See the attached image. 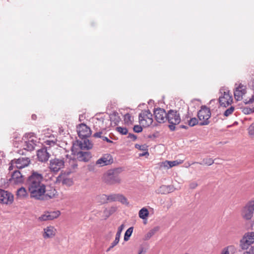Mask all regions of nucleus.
Masks as SVG:
<instances>
[{"instance_id":"nucleus-29","label":"nucleus","mask_w":254,"mask_h":254,"mask_svg":"<svg viewBox=\"0 0 254 254\" xmlns=\"http://www.w3.org/2000/svg\"><path fill=\"white\" fill-rule=\"evenodd\" d=\"M159 227L156 226L150 230L145 236V239L146 240H149L152 237L157 231L159 230Z\"/></svg>"},{"instance_id":"nucleus-32","label":"nucleus","mask_w":254,"mask_h":254,"mask_svg":"<svg viewBox=\"0 0 254 254\" xmlns=\"http://www.w3.org/2000/svg\"><path fill=\"white\" fill-rule=\"evenodd\" d=\"M198 163V162H194L193 164ZM214 163V160L211 158H204L201 162H199L198 164L200 165H206L210 166Z\"/></svg>"},{"instance_id":"nucleus-17","label":"nucleus","mask_w":254,"mask_h":254,"mask_svg":"<svg viewBox=\"0 0 254 254\" xmlns=\"http://www.w3.org/2000/svg\"><path fill=\"white\" fill-rule=\"evenodd\" d=\"M37 156L39 161L45 162L48 160L50 155L47 152V148L43 147L38 150Z\"/></svg>"},{"instance_id":"nucleus-23","label":"nucleus","mask_w":254,"mask_h":254,"mask_svg":"<svg viewBox=\"0 0 254 254\" xmlns=\"http://www.w3.org/2000/svg\"><path fill=\"white\" fill-rule=\"evenodd\" d=\"M66 166L71 172L74 171L77 168V161L75 159H69L68 162L65 163Z\"/></svg>"},{"instance_id":"nucleus-26","label":"nucleus","mask_w":254,"mask_h":254,"mask_svg":"<svg viewBox=\"0 0 254 254\" xmlns=\"http://www.w3.org/2000/svg\"><path fill=\"white\" fill-rule=\"evenodd\" d=\"M84 140L83 142H81L79 144L80 148L81 149H90L92 148L93 144L87 138H84Z\"/></svg>"},{"instance_id":"nucleus-39","label":"nucleus","mask_w":254,"mask_h":254,"mask_svg":"<svg viewBox=\"0 0 254 254\" xmlns=\"http://www.w3.org/2000/svg\"><path fill=\"white\" fill-rule=\"evenodd\" d=\"M234 109H235V108L233 106H231L230 108L226 109V111L224 112V114H223L224 116L225 117L229 116V115H230L231 114H232V113L234 111Z\"/></svg>"},{"instance_id":"nucleus-42","label":"nucleus","mask_w":254,"mask_h":254,"mask_svg":"<svg viewBox=\"0 0 254 254\" xmlns=\"http://www.w3.org/2000/svg\"><path fill=\"white\" fill-rule=\"evenodd\" d=\"M105 129H103L101 130H99V131H97L96 132L94 133L93 136L95 138H102L103 135L102 134L104 133V132L105 131Z\"/></svg>"},{"instance_id":"nucleus-60","label":"nucleus","mask_w":254,"mask_h":254,"mask_svg":"<svg viewBox=\"0 0 254 254\" xmlns=\"http://www.w3.org/2000/svg\"><path fill=\"white\" fill-rule=\"evenodd\" d=\"M47 142H48L47 143V144H50V143H49V142H50V141H47Z\"/></svg>"},{"instance_id":"nucleus-52","label":"nucleus","mask_w":254,"mask_h":254,"mask_svg":"<svg viewBox=\"0 0 254 254\" xmlns=\"http://www.w3.org/2000/svg\"><path fill=\"white\" fill-rule=\"evenodd\" d=\"M94 164H90L88 166V168L89 171H93L94 170V167H95Z\"/></svg>"},{"instance_id":"nucleus-33","label":"nucleus","mask_w":254,"mask_h":254,"mask_svg":"<svg viewBox=\"0 0 254 254\" xmlns=\"http://www.w3.org/2000/svg\"><path fill=\"white\" fill-rule=\"evenodd\" d=\"M133 228L132 227H129L125 232L124 235V241H127L130 237L131 236L132 232H133Z\"/></svg>"},{"instance_id":"nucleus-46","label":"nucleus","mask_w":254,"mask_h":254,"mask_svg":"<svg viewBox=\"0 0 254 254\" xmlns=\"http://www.w3.org/2000/svg\"><path fill=\"white\" fill-rule=\"evenodd\" d=\"M250 248L249 247L248 251L244 253V254H254V247L250 246Z\"/></svg>"},{"instance_id":"nucleus-2","label":"nucleus","mask_w":254,"mask_h":254,"mask_svg":"<svg viewBox=\"0 0 254 254\" xmlns=\"http://www.w3.org/2000/svg\"><path fill=\"white\" fill-rule=\"evenodd\" d=\"M166 121L170 124L168 127L170 130L176 129V125H178L181 121L180 115L176 110H170L167 113Z\"/></svg>"},{"instance_id":"nucleus-8","label":"nucleus","mask_w":254,"mask_h":254,"mask_svg":"<svg viewBox=\"0 0 254 254\" xmlns=\"http://www.w3.org/2000/svg\"><path fill=\"white\" fill-rule=\"evenodd\" d=\"M65 166L63 159L55 158L50 161L49 168L54 172H58Z\"/></svg>"},{"instance_id":"nucleus-44","label":"nucleus","mask_w":254,"mask_h":254,"mask_svg":"<svg viewBox=\"0 0 254 254\" xmlns=\"http://www.w3.org/2000/svg\"><path fill=\"white\" fill-rule=\"evenodd\" d=\"M135 147L136 149H138L140 150H143V151H146L147 149V146L146 145H139L138 144H136L135 145Z\"/></svg>"},{"instance_id":"nucleus-58","label":"nucleus","mask_w":254,"mask_h":254,"mask_svg":"<svg viewBox=\"0 0 254 254\" xmlns=\"http://www.w3.org/2000/svg\"><path fill=\"white\" fill-rule=\"evenodd\" d=\"M143 252V249L142 248L138 254H142Z\"/></svg>"},{"instance_id":"nucleus-13","label":"nucleus","mask_w":254,"mask_h":254,"mask_svg":"<svg viewBox=\"0 0 254 254\" xmlns=\"http://www.w3.org/2000/svg\"><path fill=\"white\" fill-rule=\"evenodd\" d=\"M154 115L156 121L159 123H164L166 121L167 113L163 109L158 108L155 109Z\"/></svg>"},{"instance_id":"nucleus-35","label":"nucleus","mask_w":254,"mask_h":254,"mask_svg":"<svg viewBox=\"0 0 254 254\" xmlns=\"http://www.w3.org/2000/svg\"><path fill=\"white\" fill-rule=\"evenodd\" d=\"M99 202L102 204L107 203L108 202L107 195L102 194L97 197Z\"/></svg>"},{"instance_id":"nucleus-45","label":"nucleus","mask_w":254,"mask_h":254,"mask_svg":"<svg viewBox=\"0 0 254 254\" xmlns=\"http://www.w3.org/2000/svg\"><path fill=\"white\" fill-rule=\"evenodd\" d=\"M133 131L135 132L139 133L142 131V127L139 125H135L133 127Z\"/></svg>"},{"instance_id":"nucleus-51","label":"nucleus","mask_w":254,"mask_h":254,"mask_svg":"<svg viewBox=\"0 0 254 254\" xmlns=\"http://www.w3.org/2000/svg\"><path fill=\"white\" fill-rule=\"evenodd\" d=\"M127 137L128 138L131 139L133 141L137 139V136L135 135L130 133H128Z\"/></svg>"},{"instance_id":"nucleus-30","label":"nucleus","mask_w":254,"mask_h":254,"mask_svg":"<svg viewBox=\"0 0 254 254\" xmlns=\"http://www.w3.org/2000/svg\"><path fill=\"white\" fill-rule=\"evenodd\" d=\"M148 215L149 211L145 207L141 208L138 213L139 217L142 219H146L148 217Z\"/></svg>"},{"instance_id":"nucleus-25","label":"nucleus","mask_w":254,"mask_h":254,"mask_svg":"<svg viewBox=\"0 0 254 254\" xmlns=\"http://www.w3.org/2000/svg\"><path fill=\"white\" fill-rule=\"evenodd\" d=\"M183 162L182 161H178L177 160L175 161H165L162 163L161 166H163L164 167H167L168 168H171L172 167L177 166L180 164H181Z\"/></svg>"},{"instance_id":"nucleus-1","label":"nucleus","mask_w":254,"mask_h":254,"mask_svg":"<svg viewBox=\"0 0 254 254\" xmlns=\"http://www.w3.org/2000/svg\"><path fill=\"white\" fill-rule=\"evenodd\" d=\"M44 180L42 174L34 170L31 172L26 182L31 198L35 199L42 198L44 193L46 192Z\"/></svg>"},{"instance_id":"nucleus-16","label":"nucleus","mask_w":254,"mask_h":254,"mask_svg":"<svg viewBox=\"0 0 254 254\" xmlns=\"http://www.w3.org/2000/svg\"><path fill=\"white\" fill-rule=\"evenodd\" d=\"M244 243L242 244L243 249H247L249 246L254 243V233L251 232L247 234L243 238Z\"/></svg>"},{"instance_id":"nucleus-24","label":"nucleus","mask_w":254,"mask_h":254,"mask_svg":"<svg viewBox=\"0 0 254 254\" xmlns=\"http://www.w3.org/2000/svg\"><path fill=\"white\" fill-rule=\"evenodd\" d=\"M57 182L61 183L63 185H66L67 186H70L72 185V181L71 179L59 176L57 178Z\"/></svg>"},{"instance_id":"nucleus-19","label":"nucleus","mask_w":254,"mask_h":254,"mask_svg":"<svg viewBox=\"0 0 254 254\" xmlns=\"http://www.w3.org/2000/svg\"><path fill=\"white\" fill-rule=\"evenodd\" d=\"M77 158L80 161L88 162L91 158V155L89 151H80L77 153Z\"/></svg>"},{"instance_id":"nucleus-41","label":"nucleus","mask_w":254,"mask_h":254,"mask_svg":"<svg viewBox=\"0 0 254 254\" xmlns=\"http://www.w3.org/2000/svg\"><path fill=\"white\" fill-rule=\"evenodd\" d=\"M198 123V120L196 118H192L189 121V125L190 127H193Z\"/></svg>"},{"instance_id":"nucleus-7","label":"nucleus","mask_w":254,"mask_h":254,"mask_svg":"<svg viewBox=\"0 0 254 254\" xmlns=\"http://www.w3.org/2000/svg\"><path fill=\"white\" fill-rule=\"evenodd\" d=\"M254 211V200L248 202L243 208L242 215L244 218L250 220L253 216Z\"/></svg>"},{"instance_id":"nucleus-27","label":"nucleus","mask_w":254,"mask_h":254,"mask_svg":"<svg viewBox=\"0 0 254 254\" xmlns=\"http://www.w3.org/2000/svg\"><path fill=\"white\" fill-rule=\"evenodd\" d=\"M56 193V190L54 189L52 190L51 192H49L47 190H46V192H44L43 194V196H42V198L40 199H36V200H48L53 198Z\"/></svg>"},{"instance_id":"nucleus-49","label":"nucleus","mask_w":254,"mask_h":254,"mask_svg":"<svg viewBox=\"0 0 254 254\" xmlns=\"http://www.w3.org/2000/svg\"><path fill=\"white\" fill-rule=\"evenodd\" d=\"M119 241L120 239L116 237L115 240L111 245V248H114V247H115L119 243Z\"/></svg>"},{"instance_id":"nucleus-43","label":"nucleus","mask_w":254,"mask_h":254,"mask_svg":"<svg viewBox=\"0 0 254 254\" xmlns=\"http://www.w3.org/2000/svg\"><path fill=\"white\" fill-rule=\"evenodd\" d=\"M125 227L124 224H122L118 229L117 232L116 234V237L120 238L121 233L122 232V231L123 230L124 228Z\"/></svg>"},{"instance_id":"nucleus-57","label":"nucleus","mask_w":254,"mask_h":254,"mask_svg":"<svg viewBox=\"0 0 254 254\" xmlns=\"http://www.w3.org/2000/svg\"><path fill=\"white\" fill-rule=\"evenodd\" d=\"M32 119L34 120H35L36 119V115H32Z\"/></svg>"},{"instance_id":"nucleus-10","label":"nucleus","mask_w":254,"mask_h":254,"mask_svg":"<svg viewBox=\"0 0 254 254\" xmlns=\"http://www.w3.org/2000/svg\"><path fill=\"white\" fill-rule=\"evenodd\" d=\"M77 131L80 138H84L89 137L91 134V130L88 127L84 124H81L77 127Z\"/></svg>"},{"instance_id":"nucleus-6","label":"nucleus","mask_w":254,"mask_h":254,"mask_svg":"<svg viewBox=\"0 0 254 254\" xmlns=\"http://www.w3.org/2000/svg\"><path fill=\"white\" fill-rule=\"evenodd\" d=\"M221 95L219 98V101L221 106L226 107L231 105L233 102L232 96L230 95L229 90L224 89H220Z\"/></svg>"},{"instance_id":"nucleus-48","label":"nucleus","mask_w":254,"mask_h":254,"mask_svg":"<svg viewBox=\"0 0 254 254\" xmlns=\"http://www.w3.org/2000/svg\"><path fill=\"white\" fill-rule=\"evenodd\" d=\"M244 102L245 103V104L253 103L254 102V95H253L252 97L250 98L249 100L245 99Z\"/></svg>"},{"instance_id":"nucleus-53","label":"nucleus","mask_w":254,"mask_h":254,"mask_svg":"<svg viewBox=\"0 0 254 254\" xmlns=\"http://www.w3.org/2000/svg\"><path fill=\"white\" fill-rule=\"evenodd\" d=\"M102 139L103 140H105L106 141H107V142H109V143H113V141H112L111 140L109 139L108 137H106V136H103L102 138Z\"/></svg>"},{"instance_id":"nucleus-59","label":"nucleus","mask_w":254,"mask_h":254,"mask_svg":"<svg viewBox=\"0 0 254 254\" xmlns=\"http://www.w3.org/2000/svg\"><path fill=\"white\" fill-rule=\"evenodd\" d=\"M113 248H111V246H110V247L107 250V252H109V251H110Z\"/></svg>"},{"instance_id":"nucleus-47","label":"nucleus","mask_w":254,"mask_h":254,"mask_svg":"<svg viewBox=\"0 0 254 254\" xmlns=\"http://www.w3.org/2000/svg\"><path fill=\"white\" fill-rule=\"evenodd\" d=\"M249 133L251 135H254V123L252 124L249 128Z\"/></svg>"},{"instance_id":"nucleus-34","label":"nucleus","mask_w":254,"mask_h":254,"mask_svg":"<svg viewBox=\"0 0 254 254\" xmlns=\"http://www.w3.org/2000/svg\"><path fill=\"white\" fill-rule=\"evenodd\" d=\"M242 112L245 114H250L251 113H253L254 112V106H253L252 108L245 107H243L241 108Z\"/></svg>"},{"instance_id":"nucleus-18","label":"nucleus","mask_w":254,"mask_h":254,"mask_svg":"<svg viewBox=\"0 0 254 254\" xmlns=\"http://www.w3.org/2000/svg\"><path fill=\"white\" fill-rule=\"evenodd\" d=\"M36 145V141L30 137L27 141H24L22 147L23 149L27 151H31L35 149Z\"/></svg>"},{"instance_id":"nucleus-14","label":"nucleus","mask_w":254,"mask_h":254,"mask_svg":"<svg viewBox=\"0 0 254 254\" xmlns=\"http://www.w3.org/2000/svg\"><path fill=\"white\" fill-rule=\"evenodd\" d=\"M30 160L28 157H20L18 159H14L13 164H15L16 169H21L29 165Z\"/></svg>"},{"instance_id":"nucleus-54","label":"nucleus","mask_w":254,"mask_h":254,"mask_svg":"<svg viewBox=\"0 0 254 254\" xmlns=\"http://www.w3.org/2000/svg\"><path fill=\"white\" fill-rule=\"evenodd\" d=\"M197 186V183H192L190 184V188L192 189H195Z\"/></svg>"},{"instance_id":"nucleus-21","label":"nucleus","mask_w":254,"mask_h":254,"mask_svg":"<svg viewBox=\"0 0 254 254\" xmlns=\"http://www.w3.org/2000/svg\"><path fill=\"white\" fill-rule=\"evenodd\" d=\"M112 163L111 156L110 155H107V157L103 156L99 159L96 162V165H99L100 166L108 165Z\"/></svg>"},{"instance_id":"nucleus-56","label":"nucleus","mask_w":254,"mask_h":254,"mask_svg":"<svg viewBox=\"0 0 254 254\" xmlns=\"http://www.w3.org/2000/svg\"><path fill=\"white\" fill-rule=\"evenodd\" d=\"M179 127L181 128H184V129H187L188 128V127L185 126V125H181Z\"/></svg>"},{"instance_id":"nucleus-20","label":"nucleus","mask_w":254,"mask_h":254,"mask_svg":"<svg viewBox=\"0 0 254 254\" xmlns=\"http://www.w3.org/2000/svg\"><path fill=\"white\" fill-rule=\"evenodd\" d=\"M175 189L171 185H162L160 186L156 190V192L161 194H167L173 192Z\"/></svg>"},{"instance_id":"nucleus-31","label":"nucleus","mask_w":254,"mask_h":254,"mask_svg":"<svg viewBox=\"0 0 254 254\" xmlns=\"http://www.w3.org/2000/svg\"><path fill=\"white\" fill-rule=\"evenodd\" d=\"M17 195L18 197L23 198L27 195L26 190L24 187H21L17 191Z\"/></svg>"},{"instance_id":"nucleus-22","label":"nucleus","mask_w":254,"mask_h":254,"mask_svg":"<svg viewBox=\"0 0 254 254\" xmlns=\"http://www.w3.org/2000/svg\"><path fill=\"white\" fill-rule=\"evenodd\" d=\"M43 237L45 239L52 238L56 234V229L53 226H48L44 229Z\"/></svg>"},{"instance_id":"nucleus-38","label":"nucleus","mask_w":254,"mask_h":254,"mask_svg":"<svg viewBox=\"0 0 254 254\" xmlns=\"http://www.w3.org/2000/svg\"><path fill=\"white\" fill-rule=\"evenodd\" d=\"M124 121L127 124H131L132 123L131 121V117L130 115L128 113H127L124 116Z\"/></svg>"},{"instance_id":"nucleus-40","label":"nucleus","mask_w":254,"mask_h":254,"mask_svg":"<svg viewBox=\"0 0 254 254\" xmlns=\"http://www.w3.org/2000/svg\"><path fill=\"white\" fill-rule=\"evenodd\" d=\"M119 194H112L107 195L108 201H115L118 200V196Z\"/></svg>"},{"instance_id":"nucleus-15","label":"nucleus","mask_w":254,"mask_h":254,"mask_svg":"<svg viewBox=\"0 0 254 254\" xmlns=\"http://www.w3.org/2000/svg\"><path fill=\"white\" fill-rule=\"evenodd\" d=\"M60 214V211L58 210L51 212L47 211L39 217V220L40 221L52 220L58 217Z\"/></svg>"},{"instance_id":"nucleus-9","label":"nucleus","mask_w":254,"mask_h":254,"mask_svg":"<svg viewBox=\"0 0 254 254\" xmlns=\"http://www.w3.org/2000/svg\"><path fill=\"white\" fill-rule=\"evenodd\" d=\"M13 201V195L9 192L0 189V202L11 204Z\"/></svg>"},{"instance_id":"nucleus-3","label":"nucleus","mask_w":254,"mask_h":254,"mask_svg":"<svg viewBox=\"0 0 254 254\" xmlns=\"http://www.w3.org/2000/svg\"><path fill=\"white\" fill-rule=\"evenodd\" d=\"M211 117V112L209 108L205 105L201 106L200 109L197 112V117L200 121L199 125H207L210 123L209 119Z\"/></svg>"},{"instance_id":"nucleus-11","label":"nucleus","mask_w":254,"mask_h":254,"mask_svg":"<svg viewBox=\"0 0 254 254\" xmlns=\"http://www.w3.org/2000/svg\"><path fill=\"white\" fill-rule=\"evenodd\" d=\"M9 181L10 183L13 185L22 184L24 182V178L20 171L14 170L12 173Z\"/></svg>"},{"instance_id":"nucleus-5","label":"nucleus","mask_w":254,"mask_h":254,"mask_svg":"<svg viewBox=\"0 0 254 254\" xmlns=\"http://www.w3.org/2000/svg\"><path fill=\"white\" fill-rule=\"evenodd\" d=\"M138 120L143 127H149L153 123L152 114L149 110L142 111L139 114Z\"/></svg>"},{"instance_id":"nucleus-55","label":"nucleus","mask_w":254,"mask_h":254,"mask_svg":"<svg viewBox=\"0 0 254 254\" xmlns=\"http://www.w3.org/2000/svg\"><path fill=\"white\" fill-rule=\"evenodd\" d=\"M146 155H149V153H148V152L147 151L146 152L142 153V154H140V156H145Z\"/></svg>"},{"instance_id":"nucleus-12","label":"nucleus","mask_w":254,"mask_h":254,"mask_svg":"<svg viewBox=\"0 0 254 254\" xmlns=\"http://www.w3.org/2000/svg\"><path fill=\"white\" fill-rule=\"evenodd\" d=\"M246 93V87L241 83L238 85L237 83L235 84V89L234 91V95L235 98L237 101L241 100L243 98V96Z\"/></svg>"},{"instance_id":"nucleus-36","label":"nucleus","mask_w":254,"mask_h":254,"mask_svg":"<svg viewBox=\"0 0 254 254\" xmlns=\"http://www.w3.org/2000/svg\"><path fill=\"white\" fill-rule=\"evenodd\" d=\"M116 130L121 134L123 135L127 134L128 133V130L126 127H117Z\"/></svg>"},{"instance_id":"nucleus-28","label":"nucleus","mask_w":254,"mask_h":254,"mask_svg":"<svg viewBox=\"0 0 254 254\" xmlns=\"http://www.w3.org/2000/svg\"><path fill=\"white\" fill-rule=\"evenodd\" d=\"M236 250V249L234 246H229L222 250L221 254H234Z\"/></svg>"},{"instance_id":"nucleus-50","label":"nucleus","mask_w":254,"mask_h":254,"mask_svg":"<svg viewBox=\"0 0 254 254\" xmlns=\"http://www.w3.org/2000/svg\"><path fill=\"white\" fill-rule=\"evenodd\" d=\"M13 161H14V159L12 160L9 163V168H8V170L9 171H11L14 168H15V164H13Z\"/></svg>"},{"instance_id":"nucleus-37","label":"nucleus","mask_w":254,"mask_h":254,"mask_svg":"<svg viewBox=\"0 0 254 254\" xmlns=\"http://www.w3.org/2000/svg\"><path fill=\"white\" fill-rule=\"evenodd\" d=\"M117 201H120L122 203L125 204H128L127 199L122 194H118Z\"/></svg>"},{"instance_id":"nucleus-4","label":"nucleus","mask_w":254,"mask_h":254,"mask_svg":"<svg viewBox=\"0 0 254 254\" xmlns=\"http://www.w3.org/2000/svg\"><path fill=\"white\" fill-rule=\"evenodd\" d=\"M105 182L108 184L120 183L121 179L119 176V171L118 169L110 170L104 176Z\"/></svg>"}]
</instances>
